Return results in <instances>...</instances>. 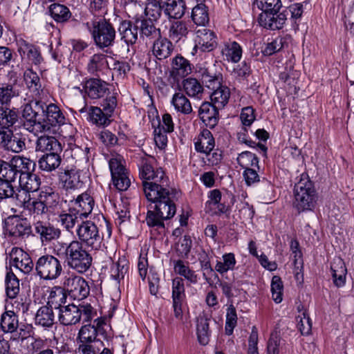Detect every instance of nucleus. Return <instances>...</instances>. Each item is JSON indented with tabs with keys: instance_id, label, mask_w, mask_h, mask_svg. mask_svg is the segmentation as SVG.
<instances>
[{
	"instance_id": "obj_1",
	"label": "nucleus",
	"mask_w": 354,
	"mask_h": 354,
	"mask_svg": "<svg viewBox=\"0 0 354 354\" xmlns=\"http://www.w3.org/2000/svg\"><path fill=\"white\" fill-rule=\"evenodd\" d=\"M154 187L152 190L148 188L145 191L147 199L153 204L150 205L145 221L149 227L164 229V221L172 218L176 214L174 200L179 197L180 193L169 185Z\"/></svg>"
},
{
	"instance_id": "obj_2",
	"label": "nucleus",
	"mask_w": 354,
	"mask_h": 354,
	"mask_svg": "<svg viewBox=\"0 0 354 354\" xmlns=\"http://www.w3.org/2000/svg\"><path fill=\"white\" fill-rule=\"evenodd\" d=\"M55 251L57 256L65 259L68 268L80 274L86 272L92 265L91 254L77 240L70 243L58 242Z\"/></svg>"
},
{
	"instance_id": "obj_3",
	"label": "nucleus",
	"mask_w": 354,
	"mask_h": 354,
	"mask_svg": "<svg viewBox=\"0 0 354 354\" xmlns=\"http://www.w3.org/2000/svg\"><path fill=\"white\" fill-rule=\"evenodd\" d=\"M293 205L299 212L311 210L317 201V192L313 181L306 173L300 175V178L294 187Z\"/></svg>"
},
{
	"instance_id": "obj_4",
	"label": "nucleus",
	"mask_w": 354,
	"mask_h": 354,
	"mask_svg": "<svg viewBox=\"0 0 354 354\" xmlns=\"http://www.w3.org/2000/svg\"><path fill=\"white\" fill-rule=\"evenodd\" d=\"M155 163L156 159L153 156H145L140 160V163L138 164L139 174L143 180L142 187L145 194L148 188L152 190L155 188L153 187L161 185L163 187L169 185V179L165 176L162 169L158 168L154 170L153 165Z\"/></svg>"
},
{
	"instance_id": "obj_5",
	"label": "nucleus",
	"mask_w": 354,
	"mask_h": 354,
	"mask_svg": "<svg viewBox=\"0 0 354 354\" xmlns=\"http://www.w3.org/2000/svg\"><path fill=\"white\" fill-rule=\"evenodd\" d=\"M95 45L100 49L112 46L115 43L116 31L113 24L104 18H96L86 24Z\"/></svg>"
},
{
	"instance_id": "obj_6",
	"label": "nucleus",
	"mask_w": 354,
	"mask_h": 354,
	"mask_svg": "<svg viewBox=\"0 0 354 354\" xmlns=\"http://www.w3.org/2000/svg\"><path fill=\"white\" fill-rule=\"evenodd\" d=\"M95 315L96 311L90 304H72L60 308L58 319L64 326H72L79 323L82 318L84 322H89Z\"/></svg>"
},
{
	"instance_id": "obj_7",
	"label": "nucleus",
	"mask_w": 354,
	"mask_h": 354,
	"mask_svg": "<svg viewBox=\"0 0 354 354\" xmlns=\"http://www.w3.org/2000/svg\"><path fill=\"white\" fill-rule=\"evenodd\" d=\"M41 113L44 112V102L35 99L21 106L23 127L35 135L41 133Z\"/></svg>"
},
{
	"instance_id": "obj_8",
	"label": "nucleus",
	"mask_w": 354,
	"mask_h": 354,
	"mask_svg": "<svg viewBox=\"0 0 354 354\" xmlns=\"http://www.w3.org/2000/svg\"><path fill=\"white\" fill-rule=\"evenodd\" d=\"M37 274L45 280L57 279L63 272L61 261L54 255L46 254L39 257L35 263Z\"/></svg>"
},
{
	"instance_id": "obj_9",
	"label": "nucleus",
	"mask_w": 354,
	"mask_h": 354,
	"mask_svg": "<svg viewBox=\"0 0 354 354\" xmlns=\"http://www.w3.org/2000/svg\"><path fill=\"white\" fill-rule=\"evenodd\" d=\"M36 163L34 160L26 158L24 168L20 174L19 180L17 185L21 191V195L30 194V192H35L39 190L41 185V179L34 173Z\"/></svg>"
},
{
	"instance_id": "obj_10",
	"label": "nucleus",
	"mask_w": 354,
	"mask_h": 354,
	"mask_svg": "<svg viewBox=\"0 0 354 354\" xmlns=\"http://www.w3.org/2000/svg\"><path fill=\"white\" fill-rule=\"evenodd\" d=\"M79 241L92 250L100 249L103 241V235L99 232L97 226L92 221H82L76 230Z\"/></svg>"
},
{
	"instance_id": "obj_11",
	"label": "nucleus",
	"mask_w": 354,
	"mask_h": 354,
	"mask_svg": "<svg viewBox=\"0 0 354 354\" xmlns=\"http://www.w3.org/2000/svg\"><path fill=\"white\" fill-rule=\"evenodd\" d=\"M108 326L105 317H98L93 321V324H85L79 330L77 339L80 343L102 344V341L97 338L100 335L106 337Z\"/></svg>"
},
{
	"instance_id": "obj_12",
	"label": "nucleus",
	"mask_w": 354,
	"mask_h": 354,
	"mask_svg": "<svg viewBox=\"0 0 354 354\" xmlns=\"http://www.w3.org/2000/svg\"><path fill=\"white\" fill-rule=\"evenodd\" d=\"M44 112L41 113V133H52L55 129L66 123V118L58 106L44 102Z\"/></svg>"
},
{
	"instance_id": "obj_13",
	"label": "nucleus",
	"mask_w": 354,
	"mask_h": 354,
	"mask_svg": "<svg viewBox=\"0 0 354 354\" xmlns=\"http://www.w3.org/2000/svg\"><path fill=\"white\" fill-rule=\"evenodd\" d=\"M68 196L63 201L68 203V211H74L81 218H86L92 212L95 201L89 194L87 192L77 193Z\"/></svg>"
},
{
	"instance_id": "obj_14",
	"label": "nucleus",
	"mask_w": 354,
	"mask_h": 354,
	"mask_svg": "<svg viewBox=\"0 0 354 354\" xmlns=\"http://www.w3.org/2000/svg\"><path fill=\"white\" fill-rule=\"evenodd\" d=\"M26 157L15 156L9 162L0 160V178L18 185Z\"/></svg>"
},
{
	"instance_id": "obj_15",
	"label": "nucleus",
	"mask_w": 354,
	"mask_h": 354,
	"mask_svg": "<svg viewBox=\"0 0 354 354\" xmlns=\"http://www.w3.org/2000/svg\"><path fill=\"white\" fill-rule=\"evenodd\" d=\"M63 285L66 291L73 299H84L90 293L88 282L81 276L71 274L65 278Z\"/></svg>"
},
{
	"instance_id": "obj_16",
	"label": "nucleus",
	"mask_w": 354,
	"mask_h": 354,
	"mask_svg": "<svg viewBox=\"0 0 354 354\" xmlns=\"http://www.w3.org/2000/svg\"><path fill=\"white\" fill-rule=\"evenodd\" d=\"M62 184L64 192L62 201L66 200L68 196H73L80 192L83 186V182L80 180V175L78 171L75 169L66 170L59 176Z\"/></svg>"
},
{
	"instance_id": "obj_17",
	"label": "nucleus",
	"mask_w": 354,
	"mask_h": 354,
	"mask_svg": "<svg viewBox=\"0 0 354 354\" xmlns=\"http://www.w3.org/2000/svg\"><path fill=\"white\" fill-rule=\"evenodd\" d=\"M196 37L194 39L195 46L194 50L201 52H210L217 46V37L212 30L201 26L195 31Z\"/></svg>"
},
{
	"instance_id": "obj_18",
	"label": "nucleus",
	"mask_w": 354,
	"mask_h": 354,
	"mask_svg": "<svg viewBox=\"0 0 354 354\" xmlns=\"http://www.w3.org/2000/svg\"><path fill=\"white\" fill-rule=\"evenodd\" d=\"M185 289L184 281L180 277H176L172 280V306L174 316L177 319L183 317V304L185 300Z\"/></svg>"
},
{
	"instance_id": "obj_19",
	"label": "nucleus",
	"mask_w": 354,
	"mask_h": 354,
	"mask_svg": "<svg viewBox=\"0 0 354 354\" xmlns=\"http://www.w3.org/2000/svg\"><path fill=\"white\" fill-rule=\"evenodd\" d=\"M17 51L22 59L27 58L35 65H39L43 62L39 48L31 43H29L23 38L16 40Z\"/></svg>"
},
{
	"instance_id": "obj_20",
	"label": "nucleus",
	"mask_w": 354,
	"mask_h": 354,
	"mask_svg": "<svg viewBox=\"0 0 354 354\" xmlns=\"http://www.w3.org/2000/svg\"><path fill=\"white\" fill-rule=\"evenodd\" d=\"M109 83L100 78H90L83 86L85 94L91 99L97 100L109 94Z\"/></svg>"
},
{
	"instance_id": "obj_21",
	"label": "nucleus",
	"mask_w": 354,
	"mask_h": 354,
	"mask_svg": "<svg viewBox=\"0 0 354 354\" xmlns=\"http://www.w3.org/2000/svg\"><path fill=\"white\" fill-rule=\"evenodd\" d=\"M35 232L39 235L41 242L48 243L59 239L61 230L46 221H38L34 223Z\"/></svg>"
},
{
	"instance_id": "obj_22",
	"label": "nucleus",
	"mask_w": 354,
	"mask_h": 354,
	"mask_svg": "<svg viewBox=\"0 0 354 354\" xmlns=\"http://www.w3.org/2000/svg\"><path fill=\"white\" fill-rule=\"evenodd\" d=\"M275 15L269 12H261L258 19L259 24L263 28L270 30L281 29L287 20L288 11L283 10L276 17L274 16Z\"/></svg>"
},
{
	"instance_id": "obj_23",
	"label": "nucleus",
	"mask_w": 354,
	"mask_h": 354,
	"mask_svg": "<svg viewBox=\"0 0 354 354\" xmlns=\"http://www.w3.org/2000/svg\"><path fill=\"white\" fill-rule=\"evenodd\" d=\"M219 109L210 102H203L199 107L198 116L207 127L213 129L216 126L219 120Z\"/></svg>"
},
{
	"instance_id": "obj_24",
	"label": "nucleus",
	"mask_w": 354,
	"mask_h": 354,
	"mask_svg": "<svg viewBox=\"0 0 354 354\" xmlns=\"http://www.w3.org/2000/svg\"><path fill=\"white\" fill-rule=\"evenodd\" d=\"M79 111L81 113H86L87 120L99 127H107L111 122V117L106 115V113L98 106H91L87 109L85 104Z\"/></svg>"
},
{
	"instance_id": "obj_25",
	"label": "nucleus",
	"mask_w": 354,
	"mask_h": 354,
	"mask_svg": "<svg viewBox=\"0 0 354 354\" xmlns=\"http://www.w3.org/2000/svg\"><path fill=\"white\" fill-rule=\"evenodd\" d=\"M192 72V64L189 61L181 55H177L171 59L170 76L178 81Z\"/></svg>"
},
{
	"instance_id": "obj_26",
	"label": "nucleus",
	"mask_w": 354,
	"mask_h": 354,
	"mask_svg": "<svg viewBox=\"0 0 354 354\" xmlns=\"http://www.w3.org/2000/svg\"><path fill=\"white\" fill-rule=\"evenodd\" d=\"M220 50L223 60L228 62L238 63L242 57V47L235 41H224L220 46Z\"/></svg>"
},
{
	"instance_id": "obj_27",
	"label": "nucleus",
	"mask_w": 354,
	"mask_h": 354,
	"mask_svg": "<svg viewBox=\"0 0 354 354\" xmlns=\"http://www.w3.org/2000/svg\"><path fill=\"white\" fill-rule=\"evenodd\" d=\"M164 15L169 19H180L185 13L186 3L184 0H167L163 1Z\"/></svg>"
},
{
	"instance_id": "obj_28",
	"label": "nucleus",
	"mask_w": 354,
	"mask_h": 354,
	"mask_svg": "<svg viewBox=\"0 0 354 354\" xmlns=\"http://www.w3.org/2000/svg\"><path fill=\"white\" fill-rule=\"evenodd\" d=\"M189 32V24L187 21L178 19L170 20L168 37L171 40L176 43L180 40H185Z\"/></svg>"
},
{
	"instance_id": "obj_29",
	"label": "nucleus",
	"mask_w": 354,
	"mask_h": 354,
	"mask_svg": "<svg viewBox=\"0 0 354 354\" xmlns=\"http://www.w3.org/2000/svg\"><path fill=\"white\" fill-rule=\"evenodd\" d=\"M38 196L39 200H41L45 204L50 212H55L60 206L61 200L59 194L51 187H44L42 188Z\"/></svg>"
},
{
	"instance_id": "obj_30",
	"label": "nucleus",
	"mask_w": 354,
	"mask_h": 354,
	"mask_svg": "<svg viewBox=\"0 0 354 354\" xmlns=\"http://www.w3.org/2000/svg\"><path fill=\"white\" fill-rule=\"evenodd\" d=\"M173 50L174 45L170 39L160 36L159 38L153 41L152 53L159 60L169 57Z\"/></svg>"
},
{
	"instance_id": "obj_31",
	"label": "nucleus",
	"mask_w": 354,
	"mask_h": 354,
	"mask_svg": "<svg viewBox=\"0 0 354 354\" xmlns=\"http://www.w3.org/2000/svg\"><path fill=\"white\" fill-rule=\"evenodd\" d=\"M61 152L47 153L42 155L38 160L39 169L51 172L58 168L62 162Z\"/></svg>"
},
{
	"instance_id": "obj_32",
	"label": "nucleus",
	"mask_w": 354,
	"mask_h": 354,
	"mask_svg": "<svg viewBox=\"0 0 354 354\" xmlns=\"http://www.w3.org/2000/svg\"><path fill=\"white\" fill-rule=\"evenodd\" d=\"M35 149L36 151L44 153L62 151L60 142L53 136L39 137L36 141Z\"/></svg>"
},
{
	"instance_id": "obj_33",
	"label": "nucleus",
	"mask_w": 354,
	"mask_h": 354,
	"mask_svg": "<svg viewBox=\"0 0 354 354\" xmlns=\"http://www.w3.org/2000/svg\"><path fill=\"white\" fill-rule=\"evenodd\" d=\"M19 118L17 109L0 106V127L12 128L19 122Z\"/></svg>"
},
{
	"instance_id": "obj_34",
	"label": "nucleus",
	"mask_w": 354,
	"mask_h": 354,
	"mask_svg": "<svg viewBox=\"0 0 354 354\" xmlns=\"http://www.w3.org/2000/svg\"><path fill=\"white\" fill-rule=\"evenodd\" d=\"M8 198H15L18 203H25L26 201V198L22 197L21 191L17 185L0 178V199Z\"/></svg>"
},
{
	"instance_id": "obj_35",
	"label": "nucleus",
	"mask_w": 354,
	"mask_h": 354,
	"mask_svg": "<svg viewBox=\"0 0 354 354\" xmlns=\"http://www.w3.org/2000/svg\"><path fill=\"white\" fill-rule=\"evenodd\" d=\"M121 39L128 46L133 45L138 39V26H133L130 21H122L119 27Z\"/></svg>"
},
{
	"instance_id": "obj_36",
	"label": "nucleus",
	"mask_w": 354,
	"mask_h": 354,
	"mask_svg": "<svg viewBox=\"0 0 354 354\" xmlns=\"http://www.w3.org/2000/svg\"><path fill=\"white\" fill-rule=\"evenodd\" d=\"M65 290L64 288H62L59 286L52 288L48 297L46 306H49L53 310L58 309L59 311L61 308L66 306L64 304L66 302L67 295Z\"/></svg>"
},
{
	"instance_id": "obj_37",
	"label": "nucleus",
	"mask_w": 354,
	"mask_h": 354,
	"mask_svg": "<svg viewBox=\"0 0 354 354\" xmlns=\"http://www.w3.org/2000/svg\"><path fill=\"white\" fill-rule=\"evenodd\" d=\"M333 282L337 287H342L345 284L347 270L344 262L341 258L333 260L330 266Z\"/></svg>"
},
{
	"instance_id": "obj_38",
	"label": "nucleus",
	"mask_w": 354,
	"mask_h": 354,
	"mask_svg": "<svg viewBox=\"0 0 354 354\" xmlns=\"http://www.w3.org/2000/svg\"><path fill=\"white\" fill-rule=\"evenodd\" d=\"M24 198H26V202L19 203V205L26 209L31 215H34V216H41L50 212L43 201L39 200V196L33 201H30V194H26Z\"/></svg>"
},
{
	"instance_id": "obj_39",
	"label": "nucleus",
	"mask_w": 354,
	"mask_h": 354,
	"mask_svg": "<svg viewBox=\"0 0 354 354\" xmlns=\"http://www.w3.org/2000/svg\"><path fill=\"white\" fill-rule=\"evenodd\" d=\"M35 324L44 328H50L55 323L53 310L45 305L41 306L35 315Z\"/></svg>"
},
{
	"instance_id": "obj_40",
	"label": "nucleus",
	"mask_w": 354,
	"mask_h": 354,
	"mask_svg": "<svg viewBox=\"0 0 354 354\" xmlns=\"http://www.w3.org/2000/svg\"><path fill=\"white\" fill-rule=\"evenodd\" d=\"M214 138L210 131L203 129L198 140L195 142V149L198 152L209 154L214 149Z\"/></svg>"
},
{
	"instance_id": "obj_41",
	"label": "nucleus",
	"mask_w": 354,
	"mask_h": 354,
	"mask_svg": "<svg viewBox=\"0 0 354 354\" xmlns=\"http://www.w3.org/2000/svg\"><path fill=\"white\" fill-rule=\"evenodd\" d=\"M171 104L177 112L182 114L189 115L193 111L189 100L181 92H177L173 95Z\"/></svg>"
},
{
	"instance_id": "obj_42",
	"label": "nucleus",
	"mask_w": 354,
	"mask_h": 354,
	"mask_svg": "<svg viewBox=\"0 0 354 354\" xmlns=\"http://www.w3.org/2000/svg\"><path fill=\"white\" fill-rule=\"evenodd\" d=\"M11 236L24 238L28 236L32 230L30 223L26 219L16 220L8 228Z\"/></svg>"
},
{
	"instance_id": "obj_43",
	"label": "nucleus",
	"mask_w": 354,
	"mask_h": 354,
	"mask_svg": "<svg viewBox=\"0 0 354 354\" xmlns=\"http://www.w3.org/2000/svg\"><path fill=\"white\" fill-rule=\"evenodd\" d=\"M129 270V263L125 257H120L115 262H113L110 268L111 277L120 282L124 279Z\"/></svg>"
},
{
	"instance_id": "obj_44",
	"label": "nucleus",
	"mask_w": 354,
	"mask_h": 354,
	"mask_svg": "<svg viewBox=\"0 0 354 354\" xmlns=\"http://www.w3.org/2000/svg\"><path fill=\"white\" fill-rule=\"evenodd\" d=\"M164 13L163 1L162 0L147 1L145 13L149 20L157 21Z\"/></svg>"
},
{
	"instance_id": "obj_45",
	"label": "nucleus",
	"mask_w": 354,
	"mask_h": 354,
	"mask_svg": "<svg viewBox=\"0 0 354 354\" xmlns=\"http://www.w3.org/2000/svg\"><path fill=\"white\" fill-rule=\"evenodd\" d=\"M191 17L197 26H205L209 21L207 7L203 3H198L192 8Z\"/></svg>"
},
{
	"instance_id": "obj_46",
	"label": "nucleus",
	"mask_w": 354,
	"mask_h": 354,
	"mask_svg": "<svg viewBox=\"0 0 354 354\" xmlns=\"http://www.w3.org/2000/svg\"><path fill=\"white\" fill-rule=\"evenodd\" d=\"M49 12L52 18L57 23L66 22L72 15L69 8L60 3L51 4Z\"/></svg>"
},
{
	"instance_id": "obj_47",
	"label": "nucleus",
	"mask_w": 354,
	"mask_h": 354,
	"mask_svg": "<svg viewBox=\"0 0 354 354\" xmlns=\"http://www.w3.org/2000/svg\"><path fill=\"white\" fill-rule=\"evenodd\" d=\"M230 89L225 86L221 85L219 87L213 90L210 95L211 102L212 104L217 106L221 109L227 103L230 98Z\"/></svg>"
},
{
	"instance_id": "obj_48",
	"label": "nucleus",
	"mask_w": 354,
	"mask_h": 354,
	"mask_svg": "<svg viewBox=\"0 0 354 354\" xmlns=\"http://www.w3.org/2000/svg\"><path fill=\"white\" fill-rule=\"evenodd\" d=\"M183 87L186 94L191 97L201 98L203 87L200 82L194 77H188L183 81Z\"/></svg>"
},
{
	"instance_id": "obj_49",
	"label": "nucleus",
	"mask_w": 354,
	"mask_h": 354,
	"mask_svg": "<svg viewBox=\"0 0 354 354\" xmlns=\"http://www.w3.org/2000/svg\"><path fill=\"white\" fill-rule=\"evenodd\" d=\"M24 81L29 90L33 93L35 96L40 95L41 88L40 78L37 73L32 69H27L24 74Z\"/></svg>"
},
{
	"instance_id": "obj_50",
	"label": "nucleus",
	"mask_w": 354,
	"mask_h": 354,
	"mask_svg": "<svg viewBox=\"0 0 354 354\" xmlns=\"http://www.w3.org/2000/svg\"><path fill=\"white\" fill-rule=\"evenodd\" d=\"M108 66V62L106 59V56L103 54H95L93 55L88 64H87V70L88 72L91 74H96L100 71H103Z\"/></svg>"
},
{
	"instance_id": "obj_51",
	"label": "nucleus",
	"mask_w": 354,
	"mask_h": 354,
	"mask_svg": "<svg viewBox=\"0 0 354 354\" xmlns=\"http://www.w3.org/2000/svg\"><path fill=\"white\" fill-rule=\"evenodd\" d=\"M153 21L142 19L140 21V34L142 37L149 39H156L161 36L160 30L153 24Z\"/></svg>"
},
{
	"instance_id": "obj_52",
	"label": "nucleus",
	"mask_w": 354,
	"mask_h": 354,
	"mask_svg": "<svg viewBox=\"0 0 354 354\" xmlns=\"http://www.w3.org/2000/svg\"><path fill=\"white\" fill-rule=\"evenodd\" d=\"M18 317L13 311H6L1 315V327L6 333H13L18 328Z\"/></svg>"
},
{
	"instance_id": "obj_53",
	"label": "nucleus",
	"mask_w": 354,
	"mask_h": 354,
	"mask_svg": "<svg viewBox=\"0 0 354 354\" xmlns=\"http://www.w3.org/2000/svg\"><path fill=\"white\" fill-rule=\"evenodd\" d=\"M201 80L207 88L214 90L221 85L222 77L221 74H216L210 70L205 69L202 72Z\"/></svg>"
},
{
	"instance_id": "obj_54",
	"label": "nucleus",
	"mask_w": 354,
	"mask_h": 354,
	"mask_svg": "<svg viewBox=\"0 0 354 354\" xmlns=\"http://www.w3.org/2000/svg\"><path fill=\"white\" fill-rule=\"evenodd\" d=\"M174 269L176 273L184 277L190 283H197L198 277L195 272L190 270L182 260L174 261Z\"/></svg>"
},
{
	"instance_id": "obj_55",
	"label": "nucleus",
	"mask_w": 354,
	"mask_h": 354,
	"mask_svg": "<svg viewBox=\"0 0 354 354\" xmlns=\"http://www.w3.org/2000/svg\"><path fill=\"white\" fill-rule=\"evenodd\" d=\"M197 336L198 342L202 345H206L209 340V319L200 317L197 320Z\"/></svg>"
},
{
	"instance_id": "obj_56",
	"label": "nucleus",
	"mask_w": 354,
	"mask_h": 354,
	"mask_svg": "<svg viewBox=\"0 0 354 354\" xmlns=\"http://www.w3.org/2000/svg\"><path fill=\"white\" fill-rule=\"evenodd\" d=\"M236 160L238 164L244 169L252 167L259 169L258 158L254 153L250 151H246L239 153Z\"/></svg>"
},
{
	"instance_id": "obj_57",
	"label": "nucleus",
	"mask_w": 354,
	"mask_h": 354,
	"mask_svg": "<svg viewBox=\"0 0 354 354\" xmlns=\"http://www.w3.org/2000/svg\"><path fill=\"white\" fill-rule=\"evenodd\" d=\"M6 286L7 296L10 299L15 298L19 292V281L13 272L7 273Z\"/></svg>"
},
{
	"instance_id": "obj_58",
	"label": "nucleus",
	"mask_w": 354,
	"mask_h": 354,
	"mask_svg": "<svg viewBox=\"0 0 354 354\" xmlns=\"http://www.w3.org/2000/svg\"><path fill=\"white\" fill-rule=\"evenodd\" d=\"M223 262L217 261L215 266V270L223 274L228 270H234L236 261L233 253H227L223 255Z\"/></svg>"
},
{
	"instance_id": "obj_59",
	"label": "nucleus",
	"mask_w": 354,
	"mask_h": 354,
	"mask_svg": "<svg viewBox=\"0 0 354 354\" xmlns=\"http://www.w3.org/2000/svg\"><path fill=\"white\" fill-rule=\"evenodd\" d=\"M77 214L74 212H64L59 215L58 222L69 232H72L77 222Z\"/></svg>"
},
{
	"instance_id": "obj_60",
	"label": "nucleus",
	"mask_w": 354,
	"mask_h": 354,
	"mask_svg": "<svg viewBox=\"0 0 354 354\" xmlns=\"http://www.w3.org/2000/svg\"><path fill=\"white\" fill-rule=\"evenodd\" d=\"M257 5L263 12L270 14H277L282 7L281 0H257Z\"/></svg>"
},
{
	"instance_id": "obj_61",
	"label": "nucleus",
	"mask_w": 354,
	"mask_h": 354,
	"mask_svg": "<svg viewBox=\"0 0 354 354\" xmlns=\"http://www.w3.org/2000/svg\"><path fill=\"white\" fill-rule=\"evenodd\" d=\"M18 95L12 85H2L0 86V106H9L11 99Z\"/></svg>"
},
{
	"instance_id": "obj_62",
	"label": "nucleus",
	"mask_w": 354,
	"mask_h": 354,
	"mask_svg": "<svg viewBox=\"0 0 354 354\" xmlns=\"http://www.w3.org/2000/svg\"><path fill=\"white\" fill-rule=\"evenodd\" d=\"M25 140V138L21 134L12 133L6 150L14 153H20L26 149Z\"/></svg>"
},
{
	"instance_id": "obj_63",
	"label": "nucleus",
	"mask_w": 354,
	"mask_h": 354,
	"mask_svg": "<svg viewBox=\"0 0 354 354\" xmlns=\"http://www.w3.org/2000/svg\"><path fill=\"white\" fill-rule=\"evenodd\" d=\"M283 286L279 276H274L271 282V291L273 300L279 304L282 301Z\"/></svg>"
},
{
	"instance_id": "obj_64",
	"label": "nucleus",
	"mask_w": 354,
	"mask_h": 354,
	"mask_svg": "<svg viewBox=\"0 0 354 354\" xmlns=\"http://www.w3.org/2000/svg\"><path fill=\"white\" fill-rule=\"evenodd\" d=\"M106 97L101 102V109L104 111L106 115H109L111 118L117 106L118 101H117V95L116 93H113L111 95H109V94L106 95Z\"/></svg>"
}]
</instances>
